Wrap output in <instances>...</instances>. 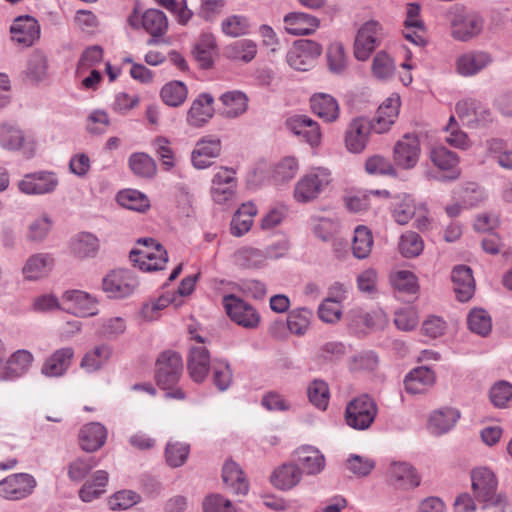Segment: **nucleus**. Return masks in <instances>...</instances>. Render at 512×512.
Wrapping results in <instances>:
<instances>
[{
    "label": "nucleus",
    "mask_w": 512,
    "mask_h": 512,
    "mask_svg": "<svg viewBox=\"0 0 512 512\" xmlns=\"http://www.w3.org/2000/svg\"><path fill=\"white\" fill-rule=\"evenodd\" d=\"M137 286L138 280L136 276L126 269L112 270L102 281L103 291L108 297L116 299L131 295Z\"/></svg>",
    "instance_id": "nucleus-7"
},
{
    "label": "nucleus",
    "mask_w": 512,
    "mask_h": 512,
    "mask_svg": "<svg viewBox=\"0 0 512 512\" xmlns=\"http://www.w3.org/2000/svg\"><path fill=\"white\" fill-rule=\"evenodd\" d=\"M385 37L383 25L374 19L364 22L354 40V56L359 61H366Z\"/></svg>",
    "instance_id": "nucleus-2"
},
{
    "label": "nucleus",
    "mask_w": 512,
    "mask_h": 512,
    "mask_svg": "<svg viewBox=\"0 0 512 512\" xmlns=\"http://www.w3.org/2000/svg\"><path fill=\"white\" fill-rule=\"evenodd\" d=\"M312 111L325 122L331 123L339 117V105L335 98L327 94L313 95L311 100Z\"/></svg>",
    "instance_id": "nucleus-34"
},
{
    "label": "nucleus",
    "mask_w": 512,
    "mask_h": 512,
    "mask_svg": "<svg viewBox=\"0 0 512 512\" xmlns=\"http://www.w3.org/2000/svg\"><path fill=\"white\" fill-rule=\"evenodd\" d=\"M435 381V374L427 367L412 370L404 380L405 389L410 394L424 393Z\"/></svg>",
    "instance_id": "nucleus-33"
},
{
    "label": "nucleus",
    "mask_w": 512,
    "mask_h": 512,
    "mask_svg": "<svg viewBox=\"0 0 512 512\" xmlns=\"http://www.w3.org/2000/svg\"><path fill=\"white\" fill-rule=\"evenodd\" d=\"M72 347H63L55 350L45 359L41 366V373L47 377H60L66 373L74 358Z\"/></svg>",
    "instance_id": "nucleus-19"
},
{
    "label": "nucleus",
    "mask_w": 512,
    "mask_h": 512,
    "mask_svg": "<svg viewBox=\"0 0 512 512\" xmlns=\"http://www.w3.org/2000/svg\"><path fill=\"white\" fill-rule=\"evenodd\" d=\"M223 105L220 114L229 119L239 117L248 109V97L241 91H229L219 98Z\"/></svg>",
    "instance_id": "nucleus-31"
},
{
    "label": "nucleus",
    "mask_w": 512,
    "mask_h": 512,
    "mask_svg": "<svg viewBox=\"0 0 512 512\" xmlns=\"http://www.w3.org/2000/svg\"><path fill=\"white\" fill-rule=\"evenodd\" d=\"M451 278L458 300L461 302L468 301L475 291L472 270L468 266H457L453 269Z\"/></svg>",
    "instance_id": "nucleus-25"
},
{
    "label": "nucleus",
    "mask_w": 512,
    "mask_h": 512,
    "mask_svg": "<svg viewBox=\"0 0 512 512\" xmlns=\"http://www.w3.org/2000/svg\"><path fill=\"white\" fill-rule=\"evenodd\" d=\"M257 53V46L252 40L244 39L236 41L226 48V54L233 60L243 62L252 61Z\"/></svg>",
    "instance_id": "nucleus-45"
},
{
    "label": "nucleus",
    "mask_w": 512,
    "mask_h": 512,
    "mask_svg": "<svg viewBox=\"0 0 512 512\" xmlns=\"http://www.w3.org/2000/svg\"><path fill=\"white\" fill-rule=\"evenodd\" d=\"M430 160L438 169L449 172L446 176L448 180H455L460 176L459 157L455 152L443 146L435 147L430 151Z\"/></svg>",
    "instance_id": "nucleus-27"
},
{
    "label": "nucleus",
    "mask_w": 512,
    "mask_h": 512,
    "mask_svg": "<svg viewBox=\"0 0 512 512\" xmlns=\"http://www.w3.org/2000/svg\"><path fill=\"white\" fill-rule=\"evenodd\" d=\"M398 248L403 257L414 258L422 253L424 242L416 232L408 231L400 237Z\"/></svg>",
    "instance_id": "nucleus-46"
},
{
    "label": "nucleus",
    "mask_w": 512,
    "mask_h": 512,
    "mask_svg": "<svg viewBox=\"0 0 512 512\" xmlns=\"http://www.w3.org/2000/svg\"><path fill=\"white\" fill-rule=\"evenodd\" d=\"M234 261L242 268L256 269L265 265L266 255L259 249L242 247L235 252Z\"/></svg>",
    "instance_id": "nucleus-40"
},
{
    "label": "nucleus",
    "mask_w": 512,
    "mask_h": 512,
    "mask_svg": "<svg viewBox=\"0 0 512 512\" xmlns=\"http://www.w3.org/2000/svg\"><path fill=\"white\" fill-rule=\"evenodd\" d=\"M117 201L121 206L138 212H144L150 207V201L147 196L133 189L119 192Z\"/></svg>",
    "instance_id": "nucleus-43"
},
{
    "label": "nucleus",
    "mask_w": 512,
    "mask_h": 512,
    "mask_svg": "<svg viewBox=\"0 0 512 512\" xmlns=\"http://www.w3.org/2000/svg\"><path fill=\"white\" fill-rule=\"evenodd\" d=\"M456 112L463 121H466L467 124H476L481 120H484L482 114L487 113V111L481 107L479 102L471 99L458 102L456 105Z\"/></svg>",
    "instance_id": "nucleus-47"
},
{
    "label": "nucleus",
    "mask_w": 512,
    "mask_h": 512,
    "mask_svg": "<svg viewBox=\"0 0 512 512\" xmlns=\"http://www.w3.org/2000/svg\"><path fill=\"white\" fill-rule=\"evenodd\" d=\"M492 56L484 51H469L456 59V71L461 76H473L492 63Z\"/></svg>",
    "instance_id": "nucleus-18"
},
{
    "label": "nucleus",
    "mask_w": 512,
    "mask_h": 512,
    "mask_svg": "<svg viewBox=\"0 0 512 512\" xmlns=\"http://www.w3.org/2000/svg\"><path fill=\"white\" fill-rule=\"evenodd\" d=\"M301 475V470L297 465L283 464L274 471L271 482L281 490L291 489L300 482Z\"/></svg>",
    "instance_id": "nucleus-36"
},
{
    "label": "nucleus",
    "mask_w": 512,
    "mask_h": 512,
    "mask_svg": "<svg viewBox=\"0 0 512 512\" xmlns=\"http://www.w3.org/2000/svg\"><path fill=\"white\" fill-rule=\"evenodd\" d=\"M73 253L80 257H90L95 255L98 250V240L90 233H80L71 244Z\"/></svg>",
    "instance_id": "nucleus-48"
},
{
    "label": "nucleus",
    "mask_w": 512,
    "mask_h": 512,
    "mask_svg": "<svg viewBox=\"0 0 512 512\" xmlns=\"http://www.w3.org/2000/svg\"><path fill=\"white\" fill-rule=\"evenodd\" d=\"M490 399L497 407H505L512 399V385L506 381H499L490 390Z\"/></svg>",
    "instance_id": "nucleus-63"
},
{
    "label": "nucleus",
    "mask_w": 512,
    "mask_h": 512,
    "mask_svg": "<svg viewBox=\"0 0 512 512\" xmlns=\"http://www.w3.org/2000/svg\"><path fill=\"white\" fill-rule=\"evenodd\" d=\"M236 186L235 171L220 167L212 179L211 196L216 203L223 204L234 196Z\"/></svg>",
    "instance_id": "nucleus-13"
},
{
    "label": "nucleus",
    "mask_w": 512,
    "mask_h": 512,
    "mask_svg": "<svg viewBox=\"0 0 512 512\" xmlns=\"http://www.w3.org/2000/svg\"><path fill=\"white\" fill-rule=\"evenodd\" d=\"M332 177L329 170L317 168L302 177L295 186L294 197L299 202H309L316 199L331 184Z\"/></svg>",
    "instance_id": "nucleus-3"
},
{
    "label": "nucleus",
    "mask_w": 512,
    "mask_h": 512,
    "mask_svg": "<svg viewBox=\"0 0 512 512\" xmlns=\"http://www.w3.org/2000/svg\"><path fill=\"white\" fill-rule=\"evenodd\" d=\"M450 25L452 37L466 42L477 37L482 32L484 20L476 13L459 11L453 13Z\"/></svg>",
    "instance_id": "nucleus-8"
},
{
    "label": "nucleus",
    "mask_w": 512,
    "mask_h": 512,
    "mask_svg": "<svg viewBox=\"0 0 512 512\" xmlns=\"http://www.w3.org/2000/svg\"><path fill=\"white\" fill-rule=\"evenodd\" d=\"M222 480L227 488H230L233 493L239 495H246L249 490L248 481L244 472L237 463L232 460H227L222 469Z\"/></svg>",
    "instance_id": "nucleus-29"
},
{
    "label": "nucleus",
    "mask_w": 512,
    "mask_h": 512,
    "mask_svg": "<svg viewBox=\"0 0 512 512\" xmlns=\"http://www.w3.org/2000/svg\"><path fill=\"white\" fill-rule=\"evenodd\" d=\"M221 153V141L213 136H206L197 141L191 154L192 164L196 169H205L212 165L213 159Z\"/></svg>",
    "instance_id": "nucleus-15"
},
{
    "label": "nucleus",
    "mask_w": 512,
    "mask_h": 512,
    "mask_svg": "<svg viewBox=\"0 0 512 512\" xmlns=\"http://www.w3.org/2000/svg\"><path fill=\"white\" fill-rule=\"evenodd\" d=\"M10 32L14 42L24 47H29L39 38L40 26L38 21L32 16H19L14 20Z\"/></svg>",
    "instance_id": "nucleus-16"
},
{
    "label": "nucleus",
    "mask_w": 512,
    "mask_h": 512,
    "mask_svg": "<svg viewBox=\"0 0 512 512\" xmlns=\"http://www.w3.org/2000/svg\"><path fill=\"white\" fill-rule=\"evenodd\" d=\"M36 487V480L27 473L12 474L0 481V495L8 500H21Z\"/></svg>",
    "instance_id": "nucleus-10"
},
{
    "label": "nucleus",
    "mask_w": 512,
    "mask_h": 512,
    "mask_svg": "<svg viewBox=\"0 0 512 512\" xmlns=\"http://www.w3.org/2000/svg\"><path fill=\"white\" fill-rule=\"evenodd\" d=\"M287 128L297 136H302L311 146L321 142L320 127L317 122L305 115H295L286 121Z\"/></svg>",
    "instance_id": "nucleus-20"
},
{
    "label": "nucleus",
    "mask_w": 512,
    "mask_h": 512,
    "mask_svg": "<svg viewBox=\"0 0 512 512\" xmlns=\"http://www.w3.org/2000/svg\"><path fill=\"white\" fill-rule=\"evenodd\" d=\"M0 144L8 150H22L26 158L35 155L37 141L33 135H26L17 127L3 124L0 127Z\"/></svg>",
    "instance_id": "nucleus-9"
},
{
    "label": "nucleus",
    "mask_w": 512,
    "mask_h": 512,
    "mask_svg": "<svg viewBox=\"0 0 512 512\" xmlns=\"http://www.w3.org/2000/svg\"><path fill=\"white\" fill-rule=\"evenodd\" d=\"M221 27L224 34L239 37L249 32L250 24L245 16L231 15L222 21Z\"/></svg>",
    "instance_id": "nucleus-56"
},
{
    "label": "nucleus",
    "mask_w": 512,
    "mask_h": 512,
    "mask_svg": "<svg viewBox=\"0 0 512 512\" xmlns=\"http://www.w3.org/2000/svg\"><path fill=\"white\" fill-rule=\"evenodd\" d=\"M53 264V258L48 254H35L26 261L23 267V274L26 279L38 280L49 274Z\"/></svg>",
    "instance_id": "nucleus-35"
},
{
    "label": "nucleus",
    "mask_w": 512,
    "mask_h": 512,
    "mask_svg": "<svg viewBox=\"0 0 512 512\" xmlns=\"http://www.w3.org/2000/svg\"><path fill=\"white\" fill-rule=\"evenodd\" d=\"M371 124L362 117L351 120L344 134V144L351 153H361L367 146Z\"/></svg>",
    "instance_id": "nucleus-14"
},
{
    "label": "nucleus",
    "mask_w": 512,
    "mask_h": 512,
    "mask_svg": "<svg viewBox=\"0 0 512 512\" xmlns=\"http://www.w3.org/2000/svg\"><path fill=\"white\" fill-rule=\"evenodd\" d=\"M110 355L111 350L108 346H97L84 355L80 366L89 372L96 371L109 359Z\"/></svg>",
    "instance_id": "nucleus-49"
},
{
    "label": "nucleus",
    "mask_w": 512,
    "mask_h": 512,
    "mask_svg": "<svg viewBox=\"0 0 512 512\" xmlns=\"http://www.w3.org/2000/svg\"><path fill=\"white\" fill-rule=\"evenodd\" d=\"M204 512H236L230 500L219 494L207 496L203 501Z\"/></svg>",
    "instance_id": "nucleus-64"
},
{
    "label": "nucleus",
    "mask_w": 512,
    "mask_h": 512,
    "mask_svg": "<svg viewBox=\"0 0 512 512\" xmlns=\"http://www.w3.org/2000/svg\"><path fill=\"white\" fill-rule=\"evenodd\" d=\"M420 154V141L415 134L407 133L394 146L393 159L397 166L410 169L416 165Z\"/></svg>",
    "instance_id": "nucleus-12"
},
{
    "label": "nucleus",
    "mask_w": 512,
    "mask_h": 512,
    "mask_svg": "<svg viewBox=\"0 0 512 512\" xmlns=\"http://www.w3.org/2000/svg\"><path fill=\"white\" fill-rule=\"evenodd\" d=\"M322 45L309 39L297 40L287 53L290 67L298 71H307L322 54Z\"/></svg>",
    "instance_id": "nucleus-5"
},
{
    "label": "nucleus",
    "mask_w": 512,
    "mask_h": 512,
    "mask_svg": "<svg viewBox=\"0 0 512 512\" xmlns=\"http://www.w3.org/2000/svg\"><path fill=\"white\" fill-rule=\"evenodd\" d=\"M447 136L445 141L450 145L458 149H468L471 146V142L465 132L460 130L455 117L451 116L448 124L445 127Z\"/></svg>",
    "instance_id": "nucleus-53"
},
{
    "label": "nucleus",
    "mask_w": 512,
    "mask_h": 512,
    "mask_svg": "<svg viewBox=\"0 0 512 512\" xmlns=\"http://www.w3.org/2000/svg\"><path fill=\"white\" fill-rule=\"evenodd\" d=\"M187 368L193 381H204L210 369V355L205 346L197 345L190 348Z\"/></svg>",
    "instance_id": "nucleus-23"
},
{
    "label": "nucleus",
    "mask_w": 512,
    "mask_h": 512,
    "mask_svg": "<svg viewBox=\"0 0 512 512\" xmlns=\"http://www.w3.org/2000/svg\"><path fill=\"white\" fill-rule=\"evenodd\" d=\"M297 454L299 462L307 474L315 475L324 469L325 458L318 449L304 446L298 449Z\"/></svg>",
    "instance_id": "nucleus-37"
},
{
    "label": "nucleus",
    "mask_w": 512,
    "mask_h": 512,
    "mask_svg": "<svg viewBox=\"0 0 512 512\" xmlns=\"http://www.w3.org/2000/svg\"><path fill=\"white\" fill-rule=\"evenodd\" d=\"M141 25L152 38L148 40V45H154L158 42L156 37L162 36L168 28L166 15L157 9L146 10L141 17Z\"/></svg>",
    "instance_id": "nucleus-30"
},
{
    "label": "nucleus",
    "mask_w": 512,
    "mask_h": 512,
    "mask_svg": "<svg viewBox=\"0 0 512 512\" xmlns=\"http://www.w3.org/2000/svg\"><path fill=\"white\" fill-rule=\"evenodd\" d=\"M156 382L163 389H169L180 379L183 371V361L179 353L165 351L156 362Z\"/></svg>",
    "instance_id": "nucleus-6"
},
{
    "label": "nucleus",
    "mask_w": 512,
    "mask_h": 512,
    "mask_svg": "<svg viewBox=\"0 0 512 512\" xmlns=\"http://www.w3.org/2000/svg\"><path fill=\"white\" fill-rule=\"evenodd\" d=\"M308 398L309 401L319 408L325 410L329 402V388L328 385L321 380H314L308 386Z\"/></svg>",
    "instance_id": "nucleus-55"
},
{
    "label": "nucleus",
    "mask_w": 512,
    "mask_h": 512,
    "mask_svg": "<svg viewBox=\"0 0 512 512\" xmlns=\"http://www.w3.org/2000/svg\"><path fill=\"white\" fill-rule=\"evenodd\" d=\"M188 90L181 81H171L161 89V98L165 104L171 107L180 106L187 98Z\"/></svg>",
    "instance_id": "nucleus-42"
},
{
    "label": "nucleus",
    "mask_w": 512,
    "mask_h": 512,
    "mask_svg": "<svg viewBox=\"0 0 512 512\" xmlns=\"http://www.w3.org/2000/svg\"><path fill=\"white\" fill-rule=\"evenodd\" d=\"M471 487L475 499L484 509L503 506L506 496L497 492L498 480L495 473L487 467H477L471 471Z\"/></svg>",
    "instance_id": "nucleus-1"
},
{
    "label": "nucleus",
    "mask_w": 512,
    "mask_h": 512,
    "mask_svg": "<svg viewBox=\"0 0 512 512\" xmlns=\"http://www.w3.org/2000/svg\"><path fill=\"white\" fill-rule=\"evenodd\" d=\"M400 97L392 95L387 98L379 107L371 122V128L376 133H384L394 124L399 114Z\"/></svg>",
    "instance_id": "nucleus-17"
},
{
    "label": "nucleus",
    "mask_w": 512,
    "mask_h": 512,
    "mask_svg": "<svg viewBox=\"0 0 512 512\" xmlns=\"http://www.w3.org/2000/svg\"><path fill=\"white\" fill-rule=\"evenodd\" d=\"M376 414L377 406L373 399L367 395H362L347 404L345 420L351 428L365 430L371 426Z\"/></svg>",
    "instance_id": "nucleus-4"
},
{
    "label": "nucleus",
    "mask_w": 512,
    "mask_h": 512,
    "mask_svg": "<svg viewBox=\"0 0 512 512\" xmlns=\"http://www.w3.org/2000/svg\"><path fill=\"white\" fill-rule=\"evenodd\" d=\"M469 329L481 336H486L490 333L492 322L489 314L483 309L472 310L467 319Z\"/></svg>",
    "instance_id": "nucleus-51"
},
{
    "label": "nucleus",
    "mask_w": 512,
    "mask_h": 512,
    "mask_svg": "<svg viewBox=\"0 0 512 512\" xmlns=\"http://www.w3.org/2000/svg\"><path fill=\"white\" fill-rule=\"evenodd\" d=\"M393 485L399 489H412L420 484V476L407 462H393L390 467Z\"/></svg>",
    "instance_id": "nucleus-26"
},
{
    "label": "nucleus",
    "mask_w": 512,
    "mask_h": 512,
    "mask_svg": "<svg viewBox=\"0 0 512 512\" xmlns=\"http://www.w3.org/2000/svg\"><path fill=\"white\" fill-rule=\"evenodd\" d=\"M223 305L227 315L238 325L254 328L259 323V316L251 305L233 294L223 298Z\"/></svg>",
    "instance_id": "nucleus-11"
},
{
    "label": "nucleus",
    "mask_w": 512,
    "mask_h": 512,
    "mask_svg": "<svg viewBox=\"0 0 512 512\" xmlns=\"http://www.w3.org/2000/svg\"><path fill=\"white\" fill-rule=\"evenodd\" d=\"M106 429L100 423H90L84 426L79 433L81 448L86 452H93L101 448L106 440Z\"/></svg>",
    "instance_id": "nucleus-32"
},
{
    "label": "nucleus",
    "mask_w": 512,
    "mask_h": 512,
    "mask_svg": "<svg viewBox=\"0 0 512 512\" xmlns=\"http://www.w3.org/2000/svg\"><path fill=\"white\" fill-rule=\"evenodd\" d=\"M64 309L80 316L94 315L96 309V301L89 294L73 290L67 291L62 296Z\"/></svg>",
    "instance_id": "nucleus-22"
},
{
    "label": "nucleus",
    "mask_w": 512,
    "mask_h": 512,
    "mask_svg": "<svg viewBox=\"0 0 512 512\" xmlns=\"http://www.w3.org/2000/svg\"><path fill=\"white\" fill-rule=\"evenodd\" d=\"M374 244L373 235L371 230L364 226L359 225L354 230L352 238V253L357 259L367 258Z\"/></svg>",
    "instance_id": "nucleus-38"
},
{
    "label": "nucleus",
    "mask_w": 512,
    "mask_h": 512,
    "mask_svg": "<svg viewBox=\"0 0 512 512\" xmlns=\"http://www.w3.org/2000/svg\"><path fill=\"white\" fill-rule=\"evenodd\" d=\"M47 73V59L40 53L35 52L28 61L26 75L32 82H39L44 79Z\"/></svg>",
    "instance_id": "nucleus-58"
},
{
    "label": "nucleus",
    "mask_w": 512,
    "mask_h": 512,
    "mask_svg": "<svg viewBox=\"0 0 512 512\" xmlns=\"http://www.w3.org/2000/svg\"><path fill=\"white\" fill-rule=\"evenodd\" d=\"M460 417V413L453 408H443L433 412L429 418V427L436 434L450 430Z\"/></svg>",
    "instance_id": "nucleus-39"
},
{
    "label": "nucleus",
    "mask_w": 512,
    "mask_h": 512,
    "mask_svg": "<svg viewBox=\"0 0 512 512\" xmlns=\"http://www.w3.org/2000/svg\"><path fill=\"white\" fill-rule=\"evenodd\" d=\"M129 166L136 176L142 178L153 177L157 170L155 161L149 155L142 152L134 153L130 156Z\"/></svg>",
    "instance_id": "nucleus-44"
},
{
    "label": "nucleus",
    "mask_w": 512,
    "mask_h": 512,
    "mask_svg": "<svg viewBox=\"0 0 512 512\" xmlns=\"http://www.w3.org/2000/svg\"><path fill=\"white\" fill-rule=\"evenodd\" d=\"M57 186V180L51 173L26 175L18 187L25 194H45L52 192Z\"/></svg>",
    "instance_id": "nucleus-24"
},
{
    "label": "nucleus",
    "mask_w": 512,
    "mask_h": 512,
    "mask_svg": "<svg viewBox=\"0 0 512 512\" xmlns=\"http://www.w3.org/2000/svg\"><path fill=\"white\" fill-rule=\"evenodd\" d=\"M311 311L305 308L293 310L287 318L288 329L297 335H302L310 323Z\"/></svg>",
    "instance_id": "nucleus-57"
},
{
    "label": "nucleus",
    "mask_w": 512,
    "mask_h": 512,
    "mask_svg": "<svg viewBox=\"0 0 512 512\" xmlns=\"http://www.w3.org/2000/svg\"><path fill=\"white\" fill-rule=\"evenodd\" d=\"M216 43L212 35H203L200 42L196 45L193 53L201 67L208 68L212 63L211 51L215 48Z\"/></svg>",
    "instance_id": "nucleus-59"
},
{
    "label": "nucleus",
    "mask_w": 512,
    "mask_h": 512,
    "mask_svg": "<svg viewBox=\"0 0 512 512\" xmlns=\"http://www.w3.org/2000/svg\"><path fill=\"white\" fill-rule=\"evenodd\" d=\"M415 215L416 206L410 195L404 194L394 198V202L392 203V216L398 224H407Z\"/></svg>",
    "instance_id": "nucleus-41"
},
{
    "label": "nucleus",
    "mask_w": 512,
    "mask_h": 512,
    "mask_svg": "<svg viewBox=\"0 0 512 512\" xmlns=\"http://www.w3.org/2000/svg\"><path fill=\"white\" fill-rule=\"evenodd\" d=\"M155 252H152V255H149V258H144L141 260L138 267L143 271H157L164 268L165 264L168 261L167 251L161 244H157L154 246Z\"/></svg>",
    "instance_id": "nucleus-60"
},
{
    "label": "nucleus",
    "mask_w": 512,
    "mask_h": 512,
    "mask_svg": "<svg viewBox=\"0 0 512 512\" xmlns=\"http://www.w3.org/2000/svg\"><path fill=\"white\" fill-rule=\"evenodd\" d=\"M174 301L175 295H162L158 299L144 304L141 309V315L146 321L156 320L159 317V311Z\"/></svg>",
    "instance_id": "nucleus-61"
},
{
    "label": "nucleus",
    "mask_w": 512,
    "mask_h": 512,
    "mask_svg": "<svg viewBox=\"0 0 512 512\" xmlns=\"http://www.w3.org/2000/svg\"><path fill=\"white\" fill-rule=\"evenodd\" d=\"M34 357L27 350H18L8 359V369L13 377H19L30 368Z\"/></svg>",
    "instance_id": "nucleus-54"
},
{
    "label": "nucleus",
    "mask_w": 512,
    "mask_h": 512,
    "mask_svg": "<svg viewBox=\"0 0 512 512\" xmlns=\"http://www.w3.org/2000/svg\"><path fill=\"white\" fill-rule=\"evenodd\" d=\"M285 29L292 35H307L319 27V20L306 13L291 12L284 17Z\"/></svg>",
    "instance_id": "nucleus-28"
},
{
    "label": "nucleus",
    "mask_w": 512,
    "mask_h": 512,
    "mask_svg": "<svg viewBox=\"0 0 512 512\" xmlns=\"http://www.w3.org/2000/svg\"><path fill=\"white\" fill-rule=\"evenodd\" d=\"M395 62L385 51L378 52L372 61V74L380 80L390 78L395 72Z\"/></svg>",
    "instance_id": "nucleus-50"
},
{
    "label": "nucleus",
    "mask_w": 512,
    "mask_h": 512,
    "mask_svg": "<svg viewBox=\"0 0 512 512\" xmlns=\"http://www.w3.org/2000/svg\"><path fill=\"white\" fill-rule=\"evenodd\" d=\"M190 446L181 442H169L165 449L166 462L170 467L182 466L189 455Z\"/></svg>",
    "instance_id": "nucleus-52"
},
{
    "label": "nucleus",
    "mask_w": 512,
    "mask_h": 512,
    "mask_svg": "<svg viewBox=\"0 0 512 512\" xmlns=\"http://www.w3.org/2000/svg\"><path fill=\"white\" fill-rule=\"evenodd\" d=\"M214 98L208 93L198 96L187 112V122L193 127H202L214 115Z\"/></svg>",
    "instance_id": "nucleus-21"
},
{
    "label": "nucleus",
    "mask_w": 512,
    "mask_h": 512,
    "mask_svg": "<svg viewBox=\"0 0 512 512\" xmlns=\"http://www.w3.org/2000/svg\"><path fill=\"white\" fill-rule=\"evenodd\" d=\"M140 500V496L131 490H122L109 498V506L112 510H126Z\"/></svg>",
    "instance_id": "nucleus-62"
}]
</instances>
